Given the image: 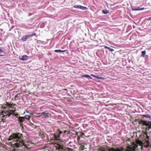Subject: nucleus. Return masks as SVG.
Segmentation results:
<instances>
[{"label":"nucleus","instance_id":"3","mask_svg":"<svg viewBox=\"0 0 151 151\" xmlns=\"http://www.w3.org/2000/svg\"><path fill=\"white\" fill-rule=\"evenodd\" d=\"M14 112V111L13 110H9L4 111L2 113V117L5 118H6L7 117H9L11 114H13Z\"/></svg>","mask_w":151,"mask_h":151},{"label":"nucleus","instance_id":"14","mask_svg":"<svg viewBox=\"0 0 151 151\" xmlns=\"http://www.w3.org/2000/svg\"><path fill=\"white\" fill-rule=\"evenodd\" d=\"M80 5H76L74 6H73V7L74 8H75L79 9L80 8Z\"/></svg>","mask_w":151,"mask_h":151},{"label":"nucleus","instance_id":"28","mask_svg":"<svg viewBox=\"0 0 151 151\" xmlns=\"http://www.w3.org/2000/svg\"><path fill=\"white\" fill-rule=\"evenodd\" d=\"M62 133V132H60V134H61Z\"/></svg>","mask_w":151,"mask_h":151},{"label":"nucleus","instance_id":"22","mask_svg":"<svg viewBox=\"0 0 151 151\" xmlns=\"http://www.w3.org/2000/svg\"><path fill=\"white\" fill-rule=\"evenodd\" d=\"M145 9L144 8H142L140 9H139V10H142Z\"/></svg>","mask_w":151,"mask_h":151},{"label":"nucleus","instance_id":"1","mask_svg":"<svg viewBox=\"0 0 151 151\" xmlns=\"http://www.w3.org/2000/svg\"><path fill=\"white\" fill-rule=\"evenodd\" d=\"M8 140L9 141L12 140L15 142L14 145V147H23L24 151L19 150L17 151H32L31 150L32 147L29 145H25L24 144L23 140L22 134L18 133L17 134L14 133L10 135Z\"/></svg>","mask_w":151,"mask_h":151},{"label":"nucleus","instance_id":"2","mask_svg":"<svg viewBox=\"0 0 151 151\" xmlns=\"http://www.w3.org/2000/svg\"><path fill=\"white\" fill-rule=\"evenodd\" d=\"M149 139V137L146 135L145 136L143 137L142 141H141L138 139L136 140V142L137 144L140 145H142L145 143H146L147 145H149L150 144V142Z\"/></svg>","mask_w":151,"mask_h":151},{"label":"nucleus","instance_id":"12","mask_svg":"<svg viewBox=\"0 0 151 151\" xmlns=\"http://www.w3.org/2000/svg\"><path fill=\"white\" fill-rule=\"evenodd\" d=\"M24 117H19V122H22L24 120Z\"/></svg>","mask_w":151,"mask_h":151},{"label":"nucleus","instance_id":"16","mask_svg":"<svg viewBox=\"0 0 151 151\" xmlns=\"http://www.w3.org/2000/svg\"><path fill=\"white\" fill-rule=\"evenodd\" d=\"M54 136H55V138L56 140H57L58 139V138L60 137V135L57 136L55 135Z\"/></svg>","mask_w":151,"mask_h":151},{"label":"nucleus","instance_id":"9","mask_svg":"<svg viewBox=\"0 0 151 151\" xmlns=\"http://www.w3.org/2000/svg\"><path fill=\"white\" fill-rule=\"evenodd\" d=\"M82 77L90 79H92V78L88 75H83L82 76Z\"/></svg>","mask_w":151,"mask_h":151},{"label":"nucleus","instance_id":"17","mask_svg":"<svg viewBox=\"0 0 151 151\" xmlns=\"http://www.w3.org/2000/svg\"><path fill=\"white\" fill-rule=\"evenodd\" d=\"M142 54L143 55H144L143 56V57H144L145 56V54H146V51L145 50V51H142Z\"/></svg>","mask_w":151,"mask_h":151},{"label":"nucleus","instance_id":"7","mask_svg":"<svg viewBox=\"0 0 151 151\" xmlns=\"http://www.w3.org/2000/svg\"><path fill=\"white\" fill-rule=\"evenodd\" d=\"M29 37V35H25L22 38V40L23 41H26L28 37Z\"/></svg>","mask_w":151,"mask_h":151},{"label":"nucleus","instance_id":"6","mask_svg":"<svg viewBox=\"0 0 151 151\" xmlns=\"http://www.w3.org/2000/svg\"><path fill=\"white\" fill-rule=\"evenodd\" d=\"M39 114H41L42 115H43L47 118H49V114L46 113L45 112H43L41 113H39Z\"/></svg>","mask_w":151,"mask_h":151},{"label":"nucleus","instance_id":"30","mask_svg":"<svg viewBox=\"0 0 151 151\" xmlns=\"http://www.w3.org/2000/svg\"><path fill=\"white\" fill-rule=\"evenodd\" d=\"M100 78V79H102V78Z\"/></svg>","mask_w":151,"mask_h":151},{"label":"nucleus","instance_id":"18","mask_svg":"<svg viewBox=\"0 0 151 151\" xmlns=\"http://www.w3.org/2000/svg\"><path fill=\"white\" fill-rule=\"evenodd\" d=\"M36 35V33H34V34H32L30 35H29V37H33V36H34V35Z\"/></svg>","mask_w":151,"mask_h":151},{"label":"nucleus","instance_id":"19","mask_svg":"<svg viewBox=\"0 0 151 151\" xmlns=\"http://www.w3.org/2000/svg\"><path fill=\"white\" fill-rule=\"evenodd\" d=\"M109 49L111 52H112L114 50V49L110 48V47H109Z\"/></svg>","mask_w":151,"mask_h":151},{"label":"nucleus","instance_id":"13","mask_svg":"<svg viewBox=\"0 0 151 151\" xmlns=\"http://www.w3.org/2000/svg\"><path fill=\"white\" fill-rule=\"evenodd\" d=\"M142 116L145 117H147L148 118H151V116H150L149 114L143 115H142Z\"/></svg>","mask_w":151,"mask_h":151},{"label":"nucleus","instance_id":"5","mask_svg":"<svg viewBox=\"0 0 151 151\" xmlns=\"http://www.w3.org/2000/svg\"><path fill=\"white\" fill-rule=\"evenodd\" d=\"M28 56L26 55H23L22 58H19V59L20 60L22 61H25L27 60L28 59Z\"/></svg>","mask_w":151,"mask_h":151},{"label":"nucleus","instance_id":"11","mask_svg":"<svg viewBox=\"0 0 151 151\" xmlns=\"http://www.w3.org/2000/svg\"><path fill=\"white\" fill-rule=\"evenodd\" d=\"M5 105L9 108H11L12 107V105L8 103H6L5 104Z\"/></svg>","mask_w":151,"mask_h":151},{"label":"nucleus","instance_id":"25","mask_svg":"<svg viewBox=\"0 0 151 151\" xmlns=\"http://www.w3.org/2000/svg\"><path fill=\"white\" fill-rule=\"evenodd\" d=\"M104 47L105 48H107V49H109V47H108L107 46H105Z\"/></svg>","mask_w":151,"mask_h":151},{"label":"nucleus","instance_id":"15","mask_svg":"<svg viewBox=\"0 0 151 151\" xmlns=\"http://www.w3.org/2000/svg\"><path fill=\"white\" fill-rule=\"evenodd\" d=\"M103 13L104 14H108L109 13V12L108 11H107L106 10H103Z\"/></svg>","mask_w":151,"mask_h":151},{"label":"nucleus","instance_id":"29","mask_svg":"<svg viewBox=\"0 0 151 151\" xmlns=\"http://www.w3.org/2000/svg\"><path fill=\"white\" fill-rule=\"evenodd\" d=\"M3 56V55H0V56Z\"/></svg>","mask_w":151,"mask_h":151},{"label":"nucleus","instance_id":"21","mask_svg":"<svg viewBox=\"0 0 151 151\" xmlns=\"http://www.w3.org/2000/svg\"><path fill=\"white\" fill-rule=\"evenodd\" d=\"M3 52L1 49L0 48V54H1L3 53Z\"/></svg>","mask_w":151,"mask_h":151},{"label":"nucleus","instance_id":"26","mask_svg":"<svg viewBox=\"0 0 151 151\" xmlns=\"http://www.w3.org/2000/svg\"><path fill=\"white\" fill-rule=\"evenodd\" d=\"M147 20L151 21V17H149Z\"/></svg>","mask_w":151,"mask_h":151},{"label":"nucleus","instance_id":"27","mask_svg":"<svg viewBox=\"0 0 151 151\" xmlns=\"http://www.w3.org/2000/svg\"><path fill=\"white\" fill-rule=\"evenodd\" d=\"M110 151H114V150L113 149H111L110 150Z\"/></svg>","mask_w":151,"mask_h":151},{"label":"nucleus","instance_id":"24","mask_svg":"<svg viewBox=\"0 0 151 151\" xmlns=\"http://www.w3.org/2000/svg\"><path fill=\"white\" fill-rule=\"evenodd\" d=\"M51 140H56L55 139V137L54 138H52L51 139Z\"/></svg>","mask_w":151,"mask_h":151},{"label":"nucleus","instance_id":"10","mask_svg":"<svg viewBox=\"0 0 151 151\" xmlns=\"http://www.w3.org/2000/svg\"><path fill=\"white\" fill-rule=\"evenodd\" d=\"M79 9L83 10H86L87 9V7L83 6L81 5H80Z\"/></svg>","mask_w":151,"mask_h":151},{"label":"nucleus","instance_id":"23","mask_svg":"<svg viewBox=\"0 0 151 151\" xmlns=\"http://www.w3.org/2000/svg\"><path fill=\"white\" fill-rule=\"evenodd\" d=\"M39 114V115H37V117H40V116H42V114Z\"/></svg>","mask_w":151,"mask_h":151},{"label":"nucleus","instance_id":"4","mask_svg":"<svg viewBox=\"0 0 151 151\" xmlns=\"http://www.w3.org/2000/svg\"><path fill=\"white\" fill-rule=\"evenodd\" d=\"M26 112L28 113V114H26L24 117V118H25L26 119L28 120L29 121H30V118L32 116V113L29 112L28 111H26Z\"/></svg>","mask_w":151,"mask_h":151},{"label":"nucleus","instance_id":"8","mask_svg":"<svg viewBox=\"0 0 151 151\" xmlns=\"http://www.w3.org/2000/svg\"><path fill=\"white\" fill-rule=\"evenodd\" d=\"M66 51V50H55V51L56 52H65Z\"/></svg>","mask_w":151,"mask_h":151},{"label":"nucleus","instance_id":"31","mask_svg":"<svg viewBox=\"0 0 151 151\" xmlns=\"http://www.w3.org/2000/svg\"><path fill=\"white\" fill-rule=\"evenodd\" d=\"M17 115V114H15V116H16V115Z\"/></svg>","mask_w":151,"mask_h":151},{"label":"nucleus","instance_id":"20","mask_svg":"<svg viewBox=\"0 0 151 151\" xmlns=\"http://www.w3.org/2000/svg\"><path fill=\"white\" fill-rule=\"evenodd\" d=\"M132 11H139V9H132Z\"/></svg>","mask_w":151,"mask_h":151}]
</instances>
